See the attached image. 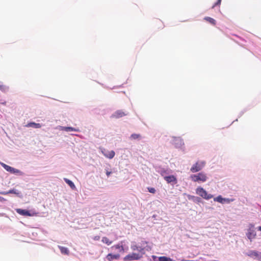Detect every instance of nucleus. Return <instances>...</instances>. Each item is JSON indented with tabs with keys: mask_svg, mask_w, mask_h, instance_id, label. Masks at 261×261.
I'll return each instance as SVG.
<instances>
[{
	"mask_svg": "<svg viewBox=\"0 0 261 261\" xmlns=\"http://www.w3.org/2000/svg\"><path fill=\"white\" fill-rule=\"evenodd\" d=\"M189 179L193 182L202 184L207 180L208 177L206 173L203 171H201L195 174H191Z\"/></svg>",
	"mask_w": 261,
	"mask_h": 261,
	"instance_id": "obj_1",
	"label": "nucleus"
},
{
	"mask_svg": "<svg viewBox=\"0 0 261 261\" xmlns=\"http://www.w3.org/2000/svg\"><path fill=\"white\" fill-rule=\"evenodd\" d=\"M195 193L202 199L208 200L214 198V195L208 193V192L201 186L197 187L195 189Z\"/></svg>",
	"mask_w": 261,
	"mask_h": 261,
	"instance_id": "obj_2",
	"label": "nucleus"
},
{
	"mask_svg": "<svg viewBox=\"0 0 261 261\" xmlns=\"http://www.w3.org/2000/svg\"><path fill=\"white\" fill-rule=\"evenodd\" d=\"M15 211L19 215L24 217H34L38 215V213L34 209H25L17 208L15 209Z\"/></svg>",
	"mask_w": 261,
	"mask_h": 261,
	"instance_id": "obj_3",
	"label": "nucleus"
},
{
	"mask_svg": "<svg viewBox=\"0 0 261 261\" xmlns=\"http://www.w3.org/2000/svg\"><path fill=\"white\" fill-rule=\"evenodd\" d=\"M0 165L5 170L11 174H13L17 176H24L25 174L21 170L7 165L1 161Z\"/></svg>",
	"mask_w": 261,
	"mask_h": 261,
	"instance_id": "obj_4",
	"label": "nucleus"
},
{
	"mask_svg": "<svg viewBox=\"0 0 261 261\" xmlns=\"http://www.w3.org/2000/svg\"><path fill=\"white\" fill-rule=\"evenodd\" d=\"M205 162L202 161L200 162H196L191 167L190 171L192 173H198L200 171L205 165Z\"/></svg>",
	"mask_w": 261,
	"mask_h": 261,
	"instance_id": "obj_5",
	"label": "nucleus"
},
{
	"mask_svg": "<svg viewBox=\"0 0 261 261\" xmlns=\"http://www.w3.org/2000/svg\"><path fill=\"white\" fill-rule=\"evenodd\" d=\"M142 257V255L138 253L132 252L127 254L123 258V261H134L139 260Z\"/></svg>",
	"mask_w": 261,
	"mask_h": 261,
	"instance_id": "obj_6",
	"label": "nucleus"
},
{
	"mask_svg": "<svg viewBox=\"0 0 261 261\" xmlns=\"http://www.w3.org/2000/svg\"><path fill=\"white\" fill-rule=\"evenodd\" d=\"M153 168L155 171L159 174L164 178L166 174L169 173V171H171L168 168H164L161 165L158 164L153 165Z\"/></svg>",
	"mask_w": 261,
	"mask_h": 261,
	"instance_id": "obj_7",
	"label": "nucleus"
},
{
	"mask_svg": "<svg viewBox=\"0 0 261 261\" xmlns=\"http://www.w3.org/2000/svg\"><path fill=\"white\" fill-rule=\"evenodd\" d=\"M245 255L253 258L254 259L261 261V252L255 250H249L248 252L245 253Z\"/></svg>",
	"mask_w": 261,
	"mask_h": 261,
	"instance_id": "obj_8",
	"label": "nucleus"
},
{
	"mask_svg": "<svg viewBox=\"0 0 261 261\" xmlns=\"http://www.w3.org/2000/svg\"><path fill=\"white\" fill-rule=\"evenodd\" d=\"M163 178L167 182V184H170L173 186L177 184L178 182L176 175L174 174H166Z\"/></svg>",
	"mask_w": 261,
	"mask_h": 261,
	"instance_id": "obj_9",
	"label": "nucleus"
},
{
	"mask_svg": "<svg viewBox=\"0 0 261 261\" xmlns=\"http://www.w3.org/2000/svg\"><path fill=\"white\" fill-rule=\"evenodd\" d=\"M184 195L187 196V197L189 200L192 201L193 202L198 205H200V204H204V203L202 199L199 196L192 195L187 193H184Z\"/></svg>",
	"mask_w": 261,
	"mask_h": 261,
	"instance_id": "obj_10",
	"label": "nucleus"
},
{
	"mask_svg": "<svg viewBox=\"0 0 261 261\" xmlns=\"http://www.w3.org/2000/svg\"><path fill=\"white\" fill-rule=\"evenodd\" d=\"M171 142L176 148H180L185 144L183 139L179 137H173Z\"/></svg>",
	"mask_w": 261,
	"mask_h": 261,
	"instance_id": "obj_11",
	"label": "nucleus"
},
{
	"mask_svg": "<svg viewBox=\"0 0 261 261\" xmlns=\"http://www.w3.org/2000/svg\"><path fill=\"white\" fill-rule=\"evenodd\" d=\"M121 255L119 253H109L103 258V261H113L120 259Z\"/></svg>",
	"mask_w": 261,
	"mask_h": 261,
	"instance_id": "obj_12",
	"label": "nucleus"
},
{
	"mask_svg": "<svg viewBox=\"0 0 261 261\" xmlns=\"http://www.w3.org/2000/svg\"><path fill=\"white\" fill-rule=\"evenodd\" d=\"M127 115V113L123 111L122 110H118L114 112L111 116V118L119 119L124 116Z\"/></svg>",
	"mask_w": 261,
	"mask_h": 261,
	"instance_id": "obj_13",
	"label": "nucleus"
},
{
	"mask_svg": "<svg viewBox=\"0 0 261 261\" xmlns=\"http://www.w3.org/2000/svg\"><path fill=\"white\" fill-rule=\"evenodd\" d=\"M246 236L247 239L250 241L252 242V240L255 238L256 236V232L255 229H251L250 228H248L247 229V232H246Z\"/></svg>",
	"mask_w": 261,
	"mask_h": 261,
	"instance_id": "obj_14",
	"label": "nucleus"
},
{
	"mask_svg": "<svg viewBox=\"0 0 261 261\" xmlns=\"http://www.w3.org/2000/svg\"><path fill=\"white\" fill-rule=\"evenodd\" d=\"M101 152L102 154L106 158L112 159H113L115 155V152L114 150L109 151L106 149L102 148L101 149Z\"/></svg>",
	"mask_w": 261,
	"mask_h": 261,
	"instance_id": "obj_15",
	"label": "nucleus"
},
{
	"mask_svg": "<svg viewBox=\"0 0 261 261\" xmlns=\"http://www.w3.org/2000/svg\"><path fill=\"white\" fill-rule=\"evenodd\" d=\"M127 243L126 240H122L120 241L117 244H115L111 247L112 249L115 248V249H118L119 252H124L123 250V243Z\"/></svg>",
	"mask_w": 261,
	"mask_h": 261,
	"instance_id": "obj_16",
	"label": "nucleus"
},
{
	"mask_svg": "<svg viewBox=\"0 0 261 261\" xmlns=\"http://www.w3.org/2000/svg\"><path fill=\"white\" fill-rule=\"evenodd\" d=\"M60 130L65 132H79V129L77 128L73 127L72 126H59Z\"/></svg>",
	"mask_w": 261,
	"mask_h": 261,
	"instance_id": "obj_17",
	"label": "nucleus"
},
{
	"mask_svg": "<svg viewBox=\"0 0 261 261\" xmlns=\"http://www.w3.org/2000/svg\"><path fill=\"white\" fill-rule=\"evenodd\" d=\"M9 193L10 194H13L16 195L18 198H22L23 197V195L21 192L18 191V190L15 189V188H11L9 190Z\"/></svg>",
	"mask_w": 261,
	"mask_h": 261,
	"instance_id": "obj_18",
	"label": "nucleus"
},
{
	"mask_svg": "<svg viewBox=\"0 0 261 261\" xmlns=\"http://www.w3.org/2000/svg\"><path fill=\"white\" fill-rule=\"evenodd\" d=\"M25 126L34 128H40L41 127L42 124L39 123H36L34 121H30L26 124Z\"/></svg>",
	"mask_w": 261,
	"mask_h": 261,
	"instance_id": "obj_19",
	"label": "nucleus"
},
{
	"mask_svg": "<svg viewBox=\"0 0 261 261\" xmlns=\"http://www.w3.org/2000/svg\"><path fill=\"white\" fill-rule=\"evenodd\" d=\"M63 179L65 183L67 184L72 190H74L76 189V186L71 180L67 178H64Z\"/></svg>",
	"mask_w": 261,
	"mask_h": 261,
	"instance_id": "obj_20",
	"label": "nucleus"
},
{
	"mask_svg": "<svg viewBox=\"0 0 261 261\" xmlns=\"http://www.w3.org/2000/svg\"><path fill=\"white\" fill-rule=\"evenodd\" d=\"M58 247L60 249L61 253L62 254H64V255H69V254L70 251H69V249L67 247H64V246H58Z\"/></svg>",
	"mask_w": 261,
	"mask_h": 261,
	"instance_id": "obj_21",
	"label": "nucleus"
},
{
	"mask_svg": "<svg viewBox=\"0 0 261 261\" xmlns=\"http://www.w3.org/2000/svg\"><path fill=\"white\" fill-rule=\"evenodd\" d=\"M204 20H205V21H206L207 22H208L213 25H215L216 24V20L211 17L205 16L204 18Z\"/></svg>",
	"mask_w": 261,
	"mask_h": 261,
	"instance_id": "obj_22",
	"label": "nucleus"
},
{
	"mask_svg": "<svg viewBox=\"0 0 261 261\" xmlns=\"http://www.w3.org/2000/svg\"><path fill=\"white\" fill-rule=\"evenodd\" d=\"M139 246V244L137 245L136 242L132 241L131 242L130 248L133 251H138Z\"/></svg>",
	"mask_w": 261,
	"mask_h": 261,
	"instance_id": "obj_23",
	"label": "nucleus"
},
{
	"mask_svg": "<svg viewBox=\"0 0 261 261\" xmlns=\"http://www.w3.org/2000/svg\"><path fill=\"white\" fill-rule=\"evenodd\" d=\"M159 261H174L173 258L167 256H161L159 258Z\"/></svg>",
	"mask_w": 261,
	"mask_h": 261,
	"instance_id": "obj_24",
	"label": "nucleus"
},
{
	"mask_svg": "<svg viewBox=\"0 0 261 261\" xmlns=\"http://www.w3.org/2000/svg\"><path fill=\"white\" fill-rule=\"evenodd\" d=\"M103 243L107 244V245H110L113 241H110L107 237H103L102 238L101 241Z\"/></svg>",
	"mask_w": 261,
	"mask_h": 261,
	"instance_id": "obj_25",
	"label": "nucleus"
},
{
	"mask_svg": "<svg viewBox=\"0 0 261 261\" xmlns=\"http://www.w3.org/2000/svg\"><path fill=\"white\" fill-rule=\"evenodd\" d=\"M223 197L221 195H219L218 196L214 198V201L218 202L221 204H222L223 203Z\"/></svg>",
	"mask_w": 261,
	"mask_h": 261,
	"instance_id": "obj_26",
	"label": "nucleus"
},
{
	"mask_svg": "<svg viewBox=\"0 0 261 261\" xmlns=\"http://www.w3.org/2000/svg\"><path fill=\"white\" fill-rule=\"evenodd\" d=\"M234 200V199H233V198H229L223 197V203L222 204H229L231 202H233Z\"/></svg>",
	"mask_w": 261,
	"mask_h": 261,
	"instance_id": "obj_27",
	"label": "nucleus"
},
{
	"mask_svg": "<svg viewBox=\"0 0 261 261\" xmlns=\"http://www.w3.org/2000/svg\"><path fill=\"white\" fill-rule=\"evenodd\" d=\"M141 137V135L139 134L133 133L130 136V139L132 140H136Z\"/></svg>",
	"mask_w": 261,
	"mask_h": 261,
	"instance_id": "obj_28",
	"label": "nucleus"
},
{
	"mask_svg": "<svg viewBox=\"0 0 261 261\" xmlns=\"http://www.w3.org/2000/svg\"><path fill=\"white\" fill-rule=\"evenodd\" d=\"M140 255H142L143 256V255L145 254V251L144 250V246H139L138 251Z\"/></svg>",
	"mask_w": 261,
	"mask_h": 261,
	"instance_id": "obj_29",
	"label": "nucleus"
},
{
	"mask_svg": "<svg viewBox=\"0 0 261 261\" xmlns=\"http://www.w3.org/2000/svg\"><path fill=\"white\" fill-rule=\"evenodd\" d=\"M105 173L108 177H109L113 173L112 169H110L108 167H106L105 169Z\"/></svg>",
	"mask_w": 261,
	"mask_h": 261,
	"instance_id": "obj_30",
	"label": "nucleus"
},
{
	"mask_svg": "<svg viewBox=\"0 0 261 261\" xmlns=\"http://www.w3.org/2000/svg\"><path fill=\"white\" fill-rule=\"evenodd\" d=\"M147 192L151 193V194H155L156 190L154 187H148L147 188Z\"/></svg>",
	"mask_w": 261,
	"mask_h": 261,
	"instance_id": "obj_31",
	"label": "nucleus"
},
{
	"mask_svg": "<svg viewBox=\"0 0 261 261\" xmlns=\"http://www.w3.org/2000/svg\"><path fill=\"white\" fill-rule=\"evenodd\" d=\"M9 90V87L6 85H4L0 89V90L4 93H6V92H8Z\"/></svg>",
	"mask_w": 261,
	"mask_h": 261,
	"instance_id": "obj_32",
	"label": "nucleus"
},
{
	"mask_svg": "<svg viewBox=\"0 0 261 261\" xmlns=\"http://www.w3.org/2000/svg\"><path fill=\"white\" fill-rule=\"evenodd\" d=\"M159 258H160V256L152 255L151 256V257L148 259L149 260V261H159Z\"/></svg>",
	"mask_w": 261,
	"mask_h": 261,
	"instance_id": "obj_33",
	"label": "nucleus"
},
{
	"mask_svg": "<svg viewBox=\"0 0 261 261\" xmlns=\"http://www.w3.org/2000/svg\"><path fill=\"white\" fill-rule=\"evenodd\" d=\"M125 83L120 85V86H114L112 88H109L108 87H107L106 86H103V84H101L104 88H107L108 89H116L117 88H120V87H123V85H124Z\"/></svg>",
	"mask_w": 261,
	"mask_h": 261,
	"instance_id": "obj_34",
	"label": "nucleus"
},
{
	"mask_svg": "<svg viewBox=\"0 0 261 261\" xmlns=\"http://www.w3.org/2000/svg\"><path fill=\"white\" fill-rule=\"evenodd\" d=\"M222 0H217V1L213 4L212 7V9H214L215 7L220 6L221 5Z\"/></svg>",
	"mask_w": 261,
	"mask_h": 261,
	"instance_id": "obj_35",
	"label": "nucleus"
},
{
	"mask_svg": "<svg viewBox=\"0 0 261 261\" xmlns=\"http://www.w3.org/2000/svg\"><path fill=\"white\" fill-rule=\"evenodd\" d=\"M144 250L145 251H150L152 249V247L150 245H149L148 244L146 245V246H144Z\"/></svg>",
	"mask_w": 261,
	"mask_h": 261,
	"instance_id": "obj_36",
	"label": "nucleus"
},
{
	"mask_svg": "<svg viewBox=\"0 0 261 261\" xmlns=\"http://www.w3.org/2000/svg\"><path fill=\"white\" fill-rule=\"evenodd\" d=\"M248 110V109L245 108L244 110H243L242 111H241L238 115V117L239 118L241 117Z\"/></svg>",
	"mask_w": 261,
	"mask_h": 261,
	"instance_id": "obj_37",
	"label": "nucleus"
},
{
	"mask_svg": "<svg viewBox=\"0 0 261 261\" xmlns=\"http://www.w3.org/2000/svg\"><path fill=\"white\" fill-rule=\"evenodd\" d=\"M149 242L148 241L145 240H141L140 242L139 243L140 246H143L145 244H148Z\"/></svg>",
	"mask_w": 261,
	"mask_h": 261,
	"instance_id": "obj_38",
	"label": "nucleus"
},
{
	"mask_svg": "<svg viewBox=\"0 0 261 261\" xmlns=\"http://www.w3.org/2000/svg\"><path fill=\"white\" fill-rule=\"evenodd\" d=\"M126 243H123V250H124V252H126L128 250V247L127 245H126L125 244Z\"/></svg>",
	"mask_w": 261,
	"mask_h": 261,
	"instance_id": "obj_39",
	"label": "nucleus"
},
{
	"mask_svg": "<svg viewBox=\"0 0 261 261\" xmlns=\"http://www.w3.org/2000/svg\"><path fill=\"white\" fill-rule=\"evenodd\" d=\"M0 194L1 195H8L9 194V190L7 191H1L0 192Z\"/></svg>",
	"mask_w": 261,
	"mask_h": 261,
	"instance_id": "obj_40",
	"label": "nucleus"
},
{
	"mask_svg": "<svg viewBox=\"0 0 261 261\" xmlns=\"http://www.w3.org/2000/svg\"><path fill=\"white\" fill-rule=\"evenodd\" d=\"M248 228H250L251 229H254V224L253 223H249L248 225Z\"/></svg>",
	"mask_w": 261,
	"mask_h": 261,
	"instance_id": "obj_41",
	"label": "nucleus"
},
{
	"mask_svg": "<svg viewBox=\"0 0 261 261\" xmlns=\"http://www.w3.org/2000/svg\"><path fill=\"white\" fill-rule=\"evenodd\" d=\"M7 200L4 198L3 197L0 196V202L2 203H4L5 201H6Z\"/></svg>",
	"mask_w": 261,
	"mask_h": 261,
	"instance_id": "obj_42",
	"label": "nucleus"
},
{
	"mask_svg": "<svg viewBox=\"0 0 261 261\" xmlns=\"http://www.w3.org/2000/svg\"><path fill=\"white\" fill-rule=\"evenodd\" d=\"M7 103V102L6 101H4L3 102H1L0 104L3 106H6Z\"/></svg>",
	"mask_w": 261,
	"mask_h": 261,
	"instance_id": "obj_43",
	"label": "nucleus"
},
{
	"mask_svg": "<svg viewBox=\"0 0 261 261\" xmlns=\"http://www.w3.org/2000/svg\"><path fill=\"white\" fill-rule=\"evenodd\" d=\"M100 239V237L99 236H96L95 237V238H94V240H99Z\"/></svg>",
	"mask_w": 261,
	"mask_h": 261,
	"instance_id": "obj_44",
	"label": "nucleus"
},
{
	"mask_svg": "<svg viewBox=\"0 0 261 261\" xmlns=\"http://www.w3.org/2000/svg\"><path fill=\"white\" fill-rule=\"evenodd\" d=\"M256 229H257V230L261 231V225H260V226H258V227L256 228Z\"/></svg>",
	"mask_w": 261,
	"mask_h": 261,
	"instance_id": "obj_45",
	"label": "nucleus"
},
{
	"mask_svg": "<svg viewBox=\"0 0 261 261\" xmlns=\"http://www.w3.org/2000/svg\"><path fill=\"white\" fill-rule=\"evenodd\" d=\"M42 232H43L44 234H46V233H47V231H46V230H45L42 229Z\"/></svg>",
	"mask_w": 261,
	"mask_h": 261,
	"instance_id": "obj_46",
	"label": "nucleus"
},
{
	"mask_svg": "<svg viewBox=\"0 0 261 261\" xmlns=\"http://www.w3.org/2000/svg\"><path fill=\"white\" fill-rule=\"evenodd\" d=\"M4 85L3 84V82L0 81V89L1 88V87H2V86H3Z\"/></svg>",
	"mask_w": 261,
	"mask_h": 261,
	"instance_id": "obj_47",
	"label": "nucleus"
},
{
	"mask_svg": "<svg viewBox=\"0 0 261 261\" xmlns=\"http://www.w3.org/2000/svg\"><path fill=\"white\" fill-rule=\"evenodd\" d=\"M238 121V119H236L235 120H234V121L231 123V124H232V123H233L234 122H235V121Z\"/></svg>",
	"mask_w": 261,
	"mask_h": 261,
	"instance_id": "obj_48",
	"label": "nucleus"
},
{
	"mask_svg": "<svg viewBox=\"0 0 261 261\" xmlns=\"http://www.w3.org/2000/svg\"><path fill=\"white\" fill-rule=\"evenodd\" d=\"M152 217H155V215H153V216H152Z\"/></svg>",
	"mask_w": 261,
	"mask_h": 261,
	"instance_id": "obj_49",
	"label": "nucleus"
}]
</instances>
